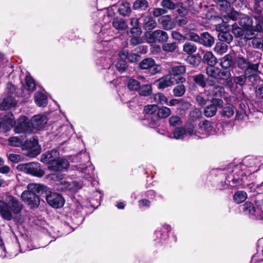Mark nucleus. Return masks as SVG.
<instances>
[{
    "instance_id": "nucleus-1",
    "label": "nucleus",
    "mask_w": 263,
    "mask_h": 263,
    "mask_svg": "<svg viewBox=\"0 0 263 263\" xmlns=\"http://www.w3.org/2000/svg\"><path fill=\"white\" fill-rule=\"evenodd\" d=\"M23 207V204L17 198L7 195L5 201L0 200V214L3 218L10 220L12 218V213L20 214Z\"/></svg>"
},
{
    "instance_id": "nucleus-2",
    "label": "nucleus",
    "mask_w": 263,
    "mask_h": 263,
    "mask_svg": "<svg viewBox=\"0 0 263 263\" xmlns=\"http://www.w3.org/2000/svg\"><path fill=\"white\" fill-rule=\"evenodd\" d=\"M235 62L239 69L245 70V73H253L257 71L258 69V64L253 63L248 57L246 58L240 53L236 55Z\"/></svg>"
},
{
    "instance_id": "nucleus-3",
    "label": "nucleus",
    "mask_w": 263,
    "mask_h": 263,
    "mask_svg": "<svg viewBox=\"0 0 263 263\" xmlns=\"http://www.w3.org/2000/svg\"><path fill=\"white\" fill-rule=\"evenodd\" d=\"M16 169L26 174L41 178L45 175V171L41 168L40 163L30 162L21 164L17 166Z\"/></svg>"
},
{
    "instance_id": "nucleus-4",
    "label": "nucleus",
    "mask_w": 263,
    "mask_h": 263,
    "mask_svg": "<svg viewBox=\"0 0 263 263\" xmlns=\"http://www.w3.org/2000/svg\"><path fill=\"white\" fill-rule=\"evenodd\" d=\"M144 35L147 42L149 43H164L167 42L169 38L168 33L160 29L154 31H146Z\"/></svg>"
},
{
    "instance_id": "nucleus-5",
    "label": "nucleus",
    "mask_w": 263,
    "mask_h": 263,
    "mask_svg": "<svg viewBox=\"0 0 263 263\" xmlns=\"http://www.w3.org/2000/svg\"><path fill=\"white\" fill-rule=\"evenodd\" d=\"M185 78L183 77H178L176 78L172 75L167 74L158 80L157 87L160 89H164L174 85L175 81L176 83H182L185 82Z\"/></svg>"
},
{
    "instance_id": "nucleus-6",
    "label": "nucleus",
    "mask_w": 263,
    "mask_h": 263,
    "mask_svg": "<svg viewBox=\"0 0 263 263\" xmlns=\"http://www.w3.org/2000/svg\"><path fill=\"white\" fill-rule=\"evenodd\" d=\"M15 133L30 134L32 131L30 120L26 117H21L17 121L16 125L14 127Z\"/></svg>"
},
{
    "instance_id": "nucleus-7",
    "label": "nucleus",
    "mask_w": 263,
    "mask_h": 263,
    "mask_svg": "<svg viewBox=\"0 0 263 263\" xmlns=\"http://www.w3.org/2000/svg\"><path fill=\"white\" fill-rule=\"evenodd\" d=\"M7 89H9L8 93L9 96L4 98L3 102L0 104V109L4 110L14 107L16 104V101L11 96L15 91V87L11 83H8L7 86Z\"/></svg>"
},
{
    "instance_id": "nucleus-8",
    "label": "nucleus",
    "mask_w": 263,
    "mask_h": 263,
    "mask_svg": "<svg viewBox=\"0 0 263 263\" xmlns=\"http://www.w3.org/2000/svg\"><path fill=\"white\" fill-rule=\"evenodd\" d=\"M140 69L147 70L151 74H155L160 71L159 66L155 63L154 60L152 58L143 59L139 65Z\"/></svg>"
},
{
    "instance_id": "nucleus-9",
    "label": "nucleus",
    "mask_w": 263,
    "mask_h": 263,
    "mask_svg": "<svg viewBox=\"0 0 263 263\" xmlns=\"http://www.w3.org/2000/svg\"><path fill=\"white\" fill-rule=\"evenodd\" d=\"M211 104L206 106L203 110V114L206 117L215 116L217 111V107H222L223 101L221 99L212 98Z\"/></svg>"
},
{
    "instance_id": "nucleus-10",
    "label": "nucleus",
    "mask_w": 263,
    "mask_h": 263,
    "mask_svg": "<svg viewBox=\"0 0 263 263\" xmlns=\"http://www.w3.org/2000/svg\"><path fill=\"white\" fill-rule=\"evenodd\" d=\"M48 203L54 208H60L63 206L65 200L59 194L55 192H49L46 196Z\"/></svg>"
},
{
    "instance_id": "nucleus-11",
    "label": "nucleus",
    "mask_w": 263,
    "mask_h": 263,
    "mask_svg": "<svg viewBox=\"0 0 263 263\" xmlns=\"http://www.w3.org/2000/svg\"><path fill=\"white\" fill-rule=\"evenodd\" d=\"M21 198L23 201L30 205L32 208H36L40 203L39 196L29 192L24 191L21 195Z\"/></svg>"
},
{
    "instance_id": "nucleus-12",
    "label": "nucleus",
    "mask_w": 263,
    "mask_h": 263,
    "mask_svg": "<svg viewBox=\"0 0 263 263\" xmlns=\"http://www.w3.org/2000/svg\"><path fill=\"white\" fill-rule=\"evenodd\" d=\"M69 165V162L66 159L57 158L50 165L48 166V168L52 171H61L68 168Z\"/></svg>"
},
{
    "instance_id": "nucleus-13",
    "label": "nucleus",
    "mask_w": 263,
    "mask_h": 263,
    "mask_svg": "<svg viewBox=\"0 0 263 263\" xmlns=\"http://www.w3.org/2000/svg\"><path fill=\"white\" fill-rule=\"evenodd\" d=\"M158 22L162 28L166 30H172L176 26V23L170 15L162 16L159 18Z\"/></svg>"
},
{
    "instance_id": "nucleus-14",
    "label": "nucleus",
    "mask_w": 263,
    "mask_h": 263,
    "mask_svg": "<svg viewBox=\"0 0 263 263\" xmlns=\"http://www.w3.org/2000/svg\"><path fill=\"white\" fill-rule=\"evenodd\" d=\"M35 89V84L34 80L32 77L29 76L26 77V86L23 90L22 96L25 98H28L31 92L34 91Z\"/></svg>"
},
{
    "instance_id": "nucleus-15",
    "label": "nucleus",
    "mask_w": 263,
    "mask_h": 263,
    "mask_svg": "<svg viewBox=\"0 0 263 263\" xmlns=\"http://www.w3.org/2000/svg\"><path fill=\"white\" fill-rule=\"evenodd\" d=\"M198 126V134L199 135H201L202 138L208 136L213 129L210 122L208 120L201 121Z\"/></svg>"
},
{
    "instance_id": "nucleus-16",
    "label": "nucleus",
    "mask_w": 263,
    "mask_h": 263,
    "mask_svg": "<svg viewBox=\"0 0 263 263\" xmlns=\"http://www.w3.org/2000/svg\"><path fill=\"white\" fill-rule=\"evenodd\" d=\"M142 18V27L144 30H151L155 28L157 26V22L155 19L150 15H143Z\"/></svg>"
},
{
    "instance_id": "nucleus-17",
    "label": "nucleus",
    "mask_w": 263,
    "mask_h": 263,
    "mask_svg": "<svg viewBox=\"0 0 263 263\" xmlns=\"http://www.w3.org/2000/svg\"><path fill=\"white\" fill-rule=\"evenodd\" d=\"M47 119L45 116L39 115L34 116L31 121L32 127L34 129H40L43 127L47 123Z\"/></svg>"
},
{
    "instance_id": "nucleus-18",
    "label": "nucleus",
    "mask_w": 263,
    "mask_h": 263,
    "mask_svg": "<svg viewBox=\"0 0 263 263\" xmlns=\"http://www.w3.org/2000/svg\"><path fill=\"white\" fill-rule=\"evenodd\" d=\"M209 85L212 87V89L210 90V93L213 96V98L220 99L222 97L224 93V89L222 86L216 85L213 81H210Z\"/></svg>"
},
{
    "instance_id": "nucleus-19",
    "label": "nucleus",
    "mask_w": 263,
    "mask_h": 263,
    "mask_svg": "<svg viewBox=\"0 0 263 263\" xmlns=\"http://www.w3.org/2000/svg\"><path fill=\"white\" fill-rule=\"evenodd\" d=\"M119 56L122 60H127L130 62H135L139 61L140 56L136 53H129L127 50H123L119 53Z\"/></svg>"
},
{
    "instance_id": "nucleus-20",
    "label": "nucleus",
    "mask_w": 263,
    "mask_h": 263,
    "mask_svg": "<svg viewBox=\"0 0 263 263\" xmlns=\"http://www.w3.org/2000/svg\"><path fill=\"white\" fill-rule=\"evenodd\" d=\"M46 186L37 183H29L27 185V190L26 192H29L35 194H42L46 191Z\"/></svg>"
},
{
    "instance_id": "nucleus-21",
    "label": "nucleus",
    "mask_w": 263,
    "mask_h": 263,
    "mask_svg": "<svg viewBox=\"0 0 263 263\" xmlns=\"http://www.w3.org/2000/svg\"><path fill=\"white\" fill-rule=\"evenodd\" d=\"M58 154L57 151L52 150L46 153L43 154L41 156V161L44 163H47L49 165L53 162L58 157Z\"/></svg>"
},
{
    "instance_id": "nucleus-22",
    "label": "nucleus",
    "mask_w": 263,
    "mask_h": 263,
    "mask_svg": "<svg viewBox=\"0 0 263 263\" xmlns=\"http://www.w3.org/2000/svg\"><path fill=\"white\" fill-rule=\"evenodd\" d=\"M112 24V26L119 31H124L128 28V25L126 21L118 17L113 19Z\"/></svg>"
},
{
    "instance_id": "nucleus-23",
    "label": "nucleus",
    "mask_w": 263,
    "mask_h": 263,
    "mask_svg": "<svg viewBox=\"0 0 263 263\" xmlns=\"http://www.w3.org/2000/svg\"><path fill=\"white\" fill-rule=\"evenodd\" d=\"M186 68L184 65H177V66H173L169 68V72L170 74L172 75L173 77H175L180 76L183 74L185 73Z\"/></svg>"
},
{
    "instance_id": "nucleus-24",
    "label": "nucleus",
    "mask_w": 263,
    "mask_h": 263,
    "mask_svg": "<svg viewBox=\"0 0 263 263\" xmlns=\"http://www.w3.org/2000/svg\"><path fill=\"white\" fill-rule=\"evenodd\" d=\"M118 11L119 13L123 16H129L132 10L130 4L127 2H124L119 4Z\"/></svg>"
},
{
    "instance_id": "nucleus-25",
    "label": "nucleus",
    "mask_w": 263,
    "mask_h": 263,
    "mask_svg": "<svg viewBox=\"0 0 263 263\" xmlns=\"http://www.w3.org/2000/svg\"><path fill=\"white\" fill-rule=\"evenodd\" d=\"M201 43L206 47H211L214 43V37L207 32L201 34Z\"/></svg>"
},
{
    "instance_id": "nucleus-26",
    "label": "nucleus",
    "mask_w": 263,
    "mask_h": 263,
    "mask_svg": "<svg viewBox=\"0 0 263 263\" xmlns=\"http://www.w3.org/2000/svg\"><path fill=\"white\" fill-rule=\"evenodd\" d=\"M235 108L232 105H228L222 108L221 111H220V115L226 118H230L234 114Z\"/></svg>"
},
{
    "instance_id": "nucleus-27",
    "label": "nucleus",
    "mask_w": 263,
    "mask_h": 263,
    "mask_svg": "<svg viewBox=\"0 0 263 263\" xmlns=\"http://www.w3.org/2000/svg\"><path fill=\"white\" fill-rule=\"evenodd\" d=\"M196 102L198 106L205 105L209 100V95L205 92H201L195 96Z\"/></svg>"
},
{
    "instance_id": "nucleus-28",
    "label": "nucleus",
    "mask_w": 263,
    "mask_h": 263,
    "mask_svg": "<svg viewBox=\"0 0 263 263\" xmlns=\"http://www.w3.org/2000/svg\"><path fill=\"white\" fill-rule=\"evenodd\" d=\"M35 103L40 107H44L47 104V98L45 95L40 92H37L34 95Z\"/></svg>"
},
{
    "instance_id": "nucleus-29",
    "label": "nucleus",
    "mask_w": 263,
    "mask_h": 263,
    "mask_svg": "<svg viewBox=\"0 0 263 263\" xmlns=\"http://www.w3.org/2000/svg\"><path fill=\"white\" fill-rule=\"evenodd\" d=\"M203 61L209 66H214L217 63V59L212 52L208 51L204 54Z\"/></svg>"
},
{
    "instance_id": "nucleus-30",
    "label": "nucleus",
    "mask_w": 263,
    "mask_h": 263,
    "mask_svg": "<svg viewBox=\"0 0 263 263\" xmlns=\"http://www.w3.org/2000/svg\"><path fill=\"white\" fill-rule=\"evenodd\" d=\"M248 73V72H246L240 76L234 77L233 78L234 83L240 86H242L245 84L247 78L255 77L256 76V74H254L253 73L247 76Z\"/></svg>"
},
{
    "instance_id": "nucleus-31",
    "label": "nucleus",
    "mask_w": 263,
    "mask_h": 263,
    "mask_svg": "<svg viewBox=\"0 0 263 263\" xmlns=\"http://www.w3.org/2000/svg\"><path fill=\"white\" fill-rule=\"evenodd\" d=\"M239 24L241 26L248 29L252 27L253 20L250 16L242 14V16L239 19Z\"/></svg>"
},
{
    "instance_id": "nucleus-32",
    "label": "nucleus",
    "mask_w": 263,
    "mask_h": 263,
    "mask_svg": "<svg viewBox=\"0 0 263 263\" xmlns=\"http://www.w3.org/2000/svg\"><path fill=\"white\" fill-rule=\"evenodd\" d=\"M219 68L214 66H209L205 68V72L209 78L218 79Z\"/></svg>"
},
{
    "instance_id": "nucleus-33",
    "label": "nucleus",
    "mask_w": 263,
    "mask_h": 263,
    "mask_svg": "<svg viewBox=\"0 0 263 263\" xmlns=\"http://www.w3.org/2000/svg\"><path fill=\"white\" fill-rule=\"evenodd\" d=\"M233 64L232 56L229 54H226L220 59V66L222 68L227 69L231 67Z\"/></svg>"
},
{
    "instance_id": "nucleus-34",
    "label": "nucleus",
    "mask_w": 263,
    "mask_h": 263,
    "mask_svg": "<svg viewBox=\"0 0 263 263\" xmlns=\"http://www.w3.org/2000/svg\"><path fill=\"white\" fill-rule=\"evenodd\" d=\"M157 111V116L158 118H166L171 114V110L170 108L166 106H162L158 108Z\"/></svg>"
},
{
    "instance_id": "nucleus-35",
    "label": "nucleus",
    "mask_w": 263,
    "mask_h": 263,
    "mask_svg": "<svg viewBox=\"0 0 263 263\" xmlns=\"http://www.w3.org/2000/svg\"><path fill=\"white\" fill-rule=\"evenodd\" d=\"M148 7V3L146 0H136L133 4V8L135 10L141 11L145 10Z\"/></svg>"
},
{
    "instance_id": "nucleus-36",
    "label": "nucleus",
    "mask_w": 263,
    "mask_h": 263,
    "mask_svg": "<svg viewBox=\"0 0 263 263\" xmlns=\"http://www.w3.org/2000/svg\"><path fill=\"white\" fill-rule=\"evenodd\" d=\"M247 198V193L242 191H237L233 196V199L234 201L238 204L244 202Z\"/></svg>"
},
{
    "instance_id": "nucleus-37",
    "label": "nucleus",
    "mask_w": 263,
    "mask_h": 263,
    "mask_svg": "<svg viewBox=\"0 0 263 263\" xmlns=\"http://www.w3.org/2000/svg\"><path fill=\"white\" fill-rule=\"evenodd\" d=\"M218 39L222 42L230 44L233 41V36L228 31L219 32L218 35Z\"/></svg>"
},
{
    "instance_id": "nucleus-38",
    "label": "nucleus",
    "mask_w": 263,
    "mask_h": 263,
    "mask_svg": "<svg viewBox=\"0 0 263 263\" xmlns=\"http://www.w3.org/2000/svg\"><path fill=\"white\" fill-rule=\"evenodd\" d=\"M177 48V44L175 42L172 43H167L166 42L162 45V50L166 52H174Z\"/></svg>"
},
{
    "instance_id": "nucleus-39",
    "label": "nucleus",
    "mask_w": 263,
    "mask_h": 263,
    "mask_svg": "<svg viewBox=\"0 0 263 263\" xmlns=\"http://www.w3.org/2000/svg\"><path fill=\"white\" fill-rule=\"evenodd\" d=\"M161 6L164 9H168L170 10H174L179 7V4L175 3L171 0H162L161 2Z\"/></svg>"
},
{
    "instance_id": "nucleus-40",
    "label": "nucleus",
    "mask_w": 263,
    "mask_h": 263,
    "mask_svg": "<svg viewBox=\"0 0 263 263\" xmlns=\"http://www.w3.org/2000/svg\"><path fill=\"white\" fill-rule=\"evenodd\" d=\"M193 79L196 84L202 88H204L206 86V83L205 78L203 74L200 73L199 74L194 76L193 77Z\"/></svg>"
},
{
    "instance_id": "nucleus-41",
    "label": "nucleus",
    "mask_w": 263,
    "mask_h": 263,
    "mask_svg": "<svg viewBox=\"0 0 263 263\" xmlns=\"http://www.w3.org/2000/svg\"><path fill=\"white\" fill-rule=\"evenodd\" d=\"M197 49V46L190 42H186L183 46V51L188 54L195 53Z\"/></svg>"
},
{
    "instance_id": "nucleus-42",
    "label": "nucleus",
    "mask_w": 263,
    "mask_h": 263,
    "mask_svg": "<svg viewBox=\"0 0 263 263\" xmlns=\"http://www.w3.org/2000/svg\"><path fill=\"white\" fill-rule=\"evenodd\" d=\"M228 46L226 43L219 42H217L215 46L214 51L218 54H222L227 52Z\"/></svg>"
},
{
    "instance_id": "nucleus-43",
    "label": "nucleus",
    "mask_w": 263,
    "mask_h": 263,
    "mask_svg": "<svg viewBox=\"0 0 263 263\" xmlns=\"http://www.w3.org/2000/svg\"><path fill=\"white\" fill-rule=\"evenodd\" d=\"M186 130V135L188 134L190 136L195 135L198 138H202L201 135H199L198 131H195V126L192 123H189L185 125L184 127Z\"/></svg>"
},
{
    "instance_id": "nucleus-44",
    "label": "nucleus",
    "mask_w": 263,
    "mask_h": 263,
    "mask_svg": "<svg viewBox=\"0 0 263 263\" xmlns=\"http://www.w3.org/2000/svg\"><path fill=\"white\" fill-rule=\"evenodd\" d=\"M174 137L176 139H183L186 135V130L184 127H177L175 129Z\"/></svg>"
},
{
    "instance_id": "nucleus-45",
    "label": "nucleus",
    "mask_w": 263,
    "mask_h": 263,
    "mask_svg": "<svg viewBox=\"0 0 263 263\" xmlns=\"http://www.w3.org/2000/svg\"><path fill=\"white\" fill-rule=\"evenodd\" d=\"M185 90L186 89L185 86L183 84H181L176 86L174 88L173 92L174 96L175 97H181L184 94Z\"/></svg>"
},
{
    "instance_id": "nucleus-46",
    "label": "nucleus",
    "mask_w": 263,
    "mask_h": 263,
    "mask_svg": "<svg viewBox=\"0 0 263 263\" xmlns=\"http://www.w3.org/2000/svg\"><path fill=\"white\" fill-rule=\"evenodd\" d=\"M139 93L142 96H148L152 91V87L150 85H143L140 86L139 89Z\"/></svg>"
},
{
    "instance_id": "nucleus-47",
    "label": "nucleus",
    "mask_w": 263,
    "mask_h": 263,
    "mask_svg": "<svg viewBox=\"0 0 263 263\" xmlns=\"http://www.w3.org/2000/svg\"><path fill=\"white\" fill-rule=\"evenodd\" d=\"M255 210L253 204L250 202H246L243 205V212L246 215L254 214Z\"/></svg>"
},
{
    "instance_id": "nucleus-48",
    "label": "nucleus",
    "mask_w": 263,
    "mask_h": 263,
    "mask_svg": "<svg viewBox=\"0 0 263 263\" xmlns=\"http://www.w3.org/2000/svg\"><path fill=\"white\" fill-rule=\"evenodd\" d=\"M218 77L217 80L219 81H228L231 77V73L230 70L219 69Z\"/></svg>"
},
{
    "instance_id": "nucleus-49",
    "label": "nucleus",
    "mask_w": 263,
    "mask_h": 263,
    "mask_svg": "<svg viewBox=\"0 0 263 263\" xmlns=\"http://www.w3.org/2000/svg\"><path fill=\"white\" fill-rule=\"evenodd\" d=\"M158 107L156 105H148L146 106L144 109V112L147 118L149 120V116H153L154 114L157 110Z\"/></svg>"
},
{
    "instance_id": "nucleus-50",
    "label": "nucleus",
    "mask_w": 263,
    "mask_h": 263,
    "mask_svg": "<svg viewBox=\"0 0 263 263\" xmlns=\"http://www.w3.org/2000/svg\"><path fill=\"white\" fill-rule=\"evenodd\" d=\"M23 136L18 137H12L9 140V144L12 146H19L22 145L23 143Z\"/></svg>"
},
{
    "instance_id": "nucleus-51",
    "label": "nucleus",
    "mask_w": 263,
    "mask_h": 263,
    "mask_svg": "<svg viewBox=\"0 0 263 263\" xmlns=\"http://www.w3.org/2000/svg\"><path fill=\"white\" fill-rule=\"evenodd\" d=\"M66 184L67 185V190L70 191L72 193L77 192L82 187L81 184H79L77 181H76L69 182V183H67Z\"/></svg>"
},
{
    "instance_id": "nucleus-52",
    "label": "nucleus",
    "mask_w": 263,
    "mask_h": 263,
    "mask_svg": "<svg viewBox=\"0 0 263 263\" xmlns=\"http://www.w3.org/2000/svg\"><path fill=\"white\" fill-rule=\"evenodd\" d=\"M140 87V83L138 81L130 79L127 82V87L130 91L137 90Z\"/></svg>"
},
{
    "instance_id": "nucleus-53",
    "label": "nucleus",
    "mask_w": 263,
    "mask_h": 263,
    "mask_svg": "<svg viewBox=\"0 0 263 263\" xmlns=\"http://www.w3.org/2000/svg\"><path fill=\"white\" fill-rule=\"evenodd\" d=\"M186 40L196 43H201V37L193 32H190L185 34V40Z\"/></svg>"
},
{
    "instance_id": "nucleus-54",
    "label": "nucleus",
    "mask_w": 263,
    "mask_h": 263,
    "mask_svg": "<svg viewBox=\"0 0 263 263\" xmlns=\"http://www.w3.org/2000/svg\"><path fill=\"white\" fill-rule=\"evenodd\" d=\"M4 121L6 122L5 128L6 129H10V127L14 124V117L13 115L10 114L4 116Z\"/></svg>"
},
{
    "instance_id": "nucleus-55",
    "label": "nucleus",
    "mask_w": 263,
    "mask_h": 263,
    "mask_svg": "<svg viewBox=\"0 0 263 263\" xmlns=\"http://www.w3.org/2000/svg\"><path fill=\"white\" fill-rule=\"evenodd\" d=\"M256 21V25L254 27L255 31L260 32L263 29V16L261 15L254 16Z\"/></svg>"
},
{
    "instance_id": "nucleus-56",
    "label": "nucleus",
    "mask_w": 263,
    "mask_h": 263,
    "mask_svg": "<svg viewBox=\"0 0 263 263\" xmlns=\"http://www.w3.org/2000/svg\"><path fill=\"white\" fill-rule=\"evenodd\" d=\"M154 99L156 103L161 104H166L167 102V98L161 93L155 95Z\"/></svg>"
},
{
    "instance_id": "nucleus-57",
    "label": "nucleus",
    "mask_w": 263,
    "mask_h": 263,
    "mask_svg": "<svg viewBox=\"0 0 263 263\" xmlns=\"http://www.w3.org/2000/svg\"><path fill=\"white\" fill-rule=\"evenodd\" d=\"M37 143V141L35 139L33 141L26 140L24 143H22V148L24 150L31 149L35 147Z\"/></svg>"
},
{
    "instance_id": "nucleus-58",
    "label": "nucleus",
    "mask_w": 263,
    "mask_h": 263,
    "mask_svg": "<svg viewBox=\"0 0 263 263\" xmlns=\"http://www.w3.org/2000/svg\"><path fill=\"white\" fill-rule=\"evenodd\" d=\"M182 103L184 106V108L188 109L190 106L191 104L187 101H183L181 99H173L170 101V105L174 106L176 104Z\"/></svg>"
},
{
    "instance_id": "nucleus-59",
    "label": "nucleus",
    "mask_w": 263,
    "mask_h": 263,
    "mask_svg": "<svg viewBox=\"0 0 263 263\" xmlns=\"http://www.w3.org/2000/svg\"><path fill=\"white\" fill-rule=\"evenodd\" d=\"M169 123L171 126H176L182 124L180 118L177 116H172L169 118Z\"/></svg>"
},
{
    "instance_id": "nucleus-60",
    "label": "nucleus",
    "mask_w": 263,
    "mask_h": 263,
    "mask_svg": "<svg viewBox=\"0 0 263 263\" xmlns=\"http://www.w3.org/2000/svg\"><path fill=\"white\" fill-rule=\"evenodd\" d=\"M142 33V30L139 27H132L129 31H127L128 35L130 36H140Z\"/></svg>"
},
{
    "instance_id": "nucleus-61",
    "label": "nucleus",
    "mask_w": 263,
    "mask_h": 263,
    "mask_svg": "<svg viewBox=\"0 0 263 263\" xmlns=\"http://www.w3.org/2000/svg\"><path fill=\"white\" fill-rule=\"evenodd\" d=\"M252 46L254 48H263V39L255 37L251 42Z\"/></svg>"
},
{
    "instance_id": "nucleus-62",
    "label": "nucleus",
    "mask_w": 263,
    "mask_h": 263,
    "mask_svg": "<svg viewBox=\"0 0 263 263\" xmlns=\"http://www.w3.org/2000/svg\"><path fill=\"white\" fill-rule=\"evenodd\" d=\"M125 60L121 59L116 64L117 69L121 72H124L127 68V65Z\"/></svg>"
},
{
    "instance_id": "nucleus-63",
    "label": "nucleus",
    "mask_w": 263,
    "mask_h": 263,
    "mask_svg": "<svg viewBox=\"0 0 263 263\" xmlns=\"http://www.w3.org/2000/svg\"><path fill=\"white\" fill-rule=\"evenodd\" d=\"M152 13L154 17H158L166 14L167 11L163 8H155L153 9Z\"/></svg>"
},
{
    "instance_id": "nucleus-64",
    "label": "nucleus",
    "mask_w": 263,
    "mask_h": 263,
    "mask_svg": "<svg viewBox=\"0 0 263 263\" xmlns=\"http://www.w3.org/2000/svg\"><path fill=\"white\" fill-rule=\"evenodd\" d=\"M172 37L179 41H184L185 40V35H183L179 32L173 31L171 33Z\"/></svg>"
}]
</instances>
